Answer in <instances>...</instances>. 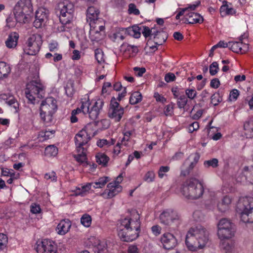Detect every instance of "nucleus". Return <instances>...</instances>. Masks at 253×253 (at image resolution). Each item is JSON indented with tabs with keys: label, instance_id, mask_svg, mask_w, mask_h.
Here are the masks:
<instances>
[{
	"label": "nucleus",
	"instance_id": "f257e3e1",
	"mask_svg": "<svg viewBox=\"0 0 253 253\" xmlns=\"http://www.w3.org/2000/svg\"><path fill=\"white\" fill-rule=\"evenodd\" d=\"M141 222L137 212L134 218L126 217L121 219L118 223V233L123 242H132L136 239L140 231Z\"/></svg>",
	"mask_w": 253,
	"mask_h": 253
},
{
	"label": "nucleus",
	"instance_id": "f03ea898",
	"mask_svg": "<svg viewBox=\"0 0 253 253\" xmlns=\"http://www.w3.org/2000/svg\"><path fill=\"white\" fill-rule=\"evenodd\" d=\"M209 232L202 225L191 227L188 231L185 244L192 251L204 248L209 241Z\"/></svg>",
	"mask_w": 253,
	"mask_h": 253
},
{
	"label": "nucleus",
	"instance_id": "7ed1b4c3",
	"mask_svg": "<svg viewBox=\"0 0 253 253\" xmlns=\"http://www.w3.org/2000/svg\"><path fill=\"white\" fill-rule=\"evenodd\" d=\"M181 192L187 199H199L202 197L204 193L203 184L195 178L188 179L182 184Z\"/></svg>",
	"mask_w": 253,
	"mask_h": 253
},
{
	"label": "nucleus",
	"instance_id": "20e7f679",
	"mask_svg": "<svg viewBox=\"0 0 253 253\" xmlns=\"http://www.w3.org/2000/svg\"><path fill=\"white\" fill-rule=\"evenodd\" d=\"M25 94L29 103L33 104L38 103L39 99L44 96L45 87L40 80H32L27 84Z\"/></svg>",
	"mask_w": 253,
	"mask_h": 253
},
{
	"label": "nucleus",
	"instance_id": "39448f33",
	"mask_svg": "<svg viewBox=\"0 0 253 253\" xmlns=\"http://www.w3.org/2000/svg\"><path fill=\"white\" fill-rule=\"evenodd\" d=\"M236 211L244 222L253 223V198H240L237 205Z\"/></svg>",
	"mask_w": 253,
	"mask_h": 253
},
{
	"label": "nucleus",
	"instance_id": "423d86ee",
	"mask_svg": "<svg viewBox=\"0 0 253 253\" xmlns=\"http://www.w3.org/2000/svg\"><path fill=\"white\" fill-rule=\"evenodd\" d=\"M33 5L31 0H20L13 8V13L17 22L26 23L28 16L33 12Z\"/></svg>",
	"mask_w": 253,
	"mask_h": 253
},
{
	"label": "nucleus",
	"instance_id": "0eeeda50",
	"mask_svg": "<svg viewBox=\"0 0 253 253\" xmlns=\"http://www.w3.org/2000/svg\"><path fill=\"white\" fill-rule=\"evenodd\" d=\"M56 102L52 97H47L42 101L40 106V116L44 122L49 123L52 121L53 115L57 109Z\"/></svg>",
	"mask_w": 253,
	"mask_h": 253
},
{
	"label": "nucleus",
	"instance_id": "6e6552de",
	"mask_svg": "<svg viewBox=\"0 0 253 253\" xmlns=\"http://www.w3.org/2000/svg\"><path fill=\"white\" fill-rule=\"evenodd\" d=\"M58 7L60 23L62 24H70L74 18V4L68 0H65L59 4Z\"/></svg>",
	"mask_w": 253,
	"mask_h": 253
},
{
	"label": "nucleus",
	"instance_id": "1a4fd4ad",
	"mask_svg": "<svg viewBox=\"0 0 253 253\" xmlns=\"http://www.w3.org/2000/svg\"><path fill=\"white\" fill-rule=\"evenodd\" d=\"M42 43V41L41 35H32L27 40V46L24 48V52L28 55H35L39 52Z\"/></svg>",
	"mask_w": 253,
	"mask_h": 253
},
{
	"label": "nucleus",
	"instance_id": "9d476101",
	"mask_svg": "<svg viewBox=\"0 0 253 253\" xmlns=\"http://www.w3.org/2000/svg\"><path fill=\"white\" fill-rule=\"evenodd\" d=\"M234 225L227 218L221 219L218 224L217 234L221 240L231 238L234 233Z\"/></svg>",
	"mask_w": 253,
	"mask_h": 253
},
{
	"label": "nucleus",
	"instance_id": "9b49d317",
	"mask_svg": "<svg viewBox=\"0 0 253 253\" xmlns=\"http://www.w3.org/2000/svg\"><path fill=\"white\" fill-rule=\"evenodd\" d=\"M124 114V108L120 105L114 97H112L108 111V116L114 119L115 122H119L122 118Z\"/></svg>",
	"mask_w": 253,
	"mask_h": 253
},
{
	"label": "nucleus",
	"instance_id": "f8f14e48",
	"mask_svg": "<svg viewBox=\"0 0 253 253\" xmlns=\"http://www.w3.org/2000/svg\"><path fill=\"white\" fill-rule=\"evenodd\" d=\"M36 250L38 253H56L57 245L51 240L44 239L39 243L37 242Z\"/></svg>",
	"mask_w": 253,
	"mask_h": 253
},
{
	"label": "nucleus",
	"instance_id": "ddd939ff",
	"mask_svg": "<svg viewBox=\"0 0 253 253\" xmlns=\"http://www.w3.org/2000/svg\"><path fill=\"white\" fill-rule=\"evenodd\" d=\"M48 10L43 7L38 8L35 13V19L33 23L34 26L38 28L44 26L48 20Z\"/></svg>",
	"mask_w": 253,
	"mask_h": 253
},
{
	"label": "nucleus",
	"instance_id": "4468645a",
	"mask_svg": "<svg viewBox=\"0 0 253 253\" xmlns=\"http://www.w3.org/2000/svg\"><path fill=\"white\" fill-rule=\"evenodd\" d=\"M90 124H88L76 134L75 137V141L78 148H84L83 146L87 144L91 139L89 134L87 132L88 127L90 126Z\"/></svg>",
	"mask_w": 253,
	"mask_h": 253
},
{
	"label": "nucleus",
	"instance_id": "2eb2a0df",
	"mask_svg": "<svg viewBox=\"0 0 253 253\" xmlns=\"http://www.w3.org/2000/svg\"><path fill=\"white\" fill-rule=\"evenodd\" d=\"M107 188L101 194V195L106 199H110L114 197L122 190V187L121 186L116 185V184L114 182H110L108 183Z\"/></svg>",
	"mask_w": 253,
	"mask_h": 253
},
{
	"label": "nucleus",
	"instance_id": "dca6fc26",
	"mask_svg": "<svg viewBox=\"0 0 253 253\" xmlns=\"http://www.w3.org/2000/svg\"><path fill=\"white\" fill-rule=\"evenodd\" d=\"M103 105L104 101L102 99H99L95 102L91 109H89V112L87 113L91 120L95 121L98 118Z\"/></svg>",
	"mask_w": 253,
	"mask_h": 253
},
{
	"label": "nucleus",
	"instance_id": "f3484780",
	"mask_svg": "<svg viewBox=\"0 0 253 253\" xmlns=\"http://www.w3.org/2000/svg\"><path fill=\"white\" fill-rule=\"evenodd\" d=\"M241 182L253 184V166L245 167L240 174Z\"/></svg>",
	"mask_w": 253,
	"mask_h": 253
},
{
	"label": "nucleus",
	"instance_id": "a211bd4d",
	"mask_svg": "<svg viewBox=\"0 0 253 253\" xmlns=\"http://www.w3.org/2000/svg\"><path fill=\"white\" fill-rule=\"evenodd\" d=\"M229 48L234 52L243 54L246 53L249 48L248 45L243 42H229Z\"/></svg>",
	"mask_w": 253,
	"mask_h": 253
},
{
	"label": "nucleus",
	"instance_id": "6ab92c4d",
	"mask_svg": "<svg viewBox=\"0 0 253 253\" xmlns=\"http://www.w3.org/2000/svg\"><path fill=\"white\" fill-rule=\"evenodd\" d=\"M153 34L152 40L155 44L162 45L167 39V33L163 31H158L155 29V31H153Z\"/></svg>",
	"mask_w": 253,
	"mask_h": 253
},
{
	"label": "nucleus",
	"instance_id": "aec40b11",
	"mask_svg": "<svg viewBox=\"0 0 253 253\" xmlns=\"http://www.w3.org/2000/svg\"><path fill=\"white\" fill-rule=\"evenodd\" d=\"M173 239L174 236L171 233H167L163 234L161 237V242L165 249L168 250L173 249L174 242L172 240Z\"/></svg>",
	"mask_w": 253,
	"mask_h": 253
},
{
	"label": "nucleus",
	"instance_id": "412c9836",
	"mask_svg": "<svg viewBox=\"0 0 253 253\" xmlns=\"http://www.w3.org/2000/svg\"><path fill=\"white\" fill-rule=\"evenodd\" d=\"M185 16L186 21L190 24L201 23L204 20L200 14L192 11L186 13Z\"/></svg>",
	"mask_w": 253,
	"mask_h": 253
},
{
	"label": "nucleus",
	"instance_id": "4be33fe9",
	"mask_svg": "<svg viewBox=\"0 0 253 253\" xmlns=\"http://www.w3.org/2000/svg\"><path fill=\"white\" fill-rule=\"evenodd\" d=\"M71 226V223L69 219L62 220L57 226L58 234L65 235L67 233Z\"/></svg>",
	"mask_w": 253,
	"mask_h": 253
},
{
	"label": "nucleus",
	"instance_id": "5701e85b",
	"mask_svg": "<svg viewBox=\"0 0 253 253\" xmlns=\"http://www.w3.org/2000/svg\"><path fill=\"white\" fill-rule=\"evenodd\" d=\"M173 219V213L171 210L165 211L160 215L161 222L165 225L172 223Z\"/></svg>",
	"mask_w": 253,
	"mask_h": 253
},
{
	"label": "nucleus",
	"instance_id": "b1692460",
	"mask_svg": "<svg viewBox=\"0 0 253 253\" xmlns=\"http://www.w3.org/2000/svg\"><path fill=\"white\" fill-rule=\"evenodd\" d=\"M231 202V198L228 196H224L217 205L218 210L222 212H225L229 209Z\"/></svg>",
	"mask_w": 253,
	"mask_h": 253
},
{
	"label": "nucleus",
	"instance_id": "393cba45",
	"mask_svg": "<svg viewBox=\"0 0 253 253\" xmlns=\"http://www.w3.org/2000/svg\"><path fill=\"white\" fill-rule=\"evenodd\" d=\"M18 38L19 35L17 33L13 32L10 33L5 41L6 46L9 48L15 47L17 44Z\"/></svg>",
	"mask_w": 253,
	"mask_h": 253
},
{
	"label": "nucleus",
	"instance_id": "a878e982",
	"mask_svg": "<svg viewBox=\"0 0 253 253\" xmlns=\"http://www.w3.org/2000/svg\"><path fill=\"white\" fill-rule=\"evenodd\" d=\"M87 17L90 20V21H95L97 20L100 13L99 9L93 6H88L87 11Z\"/></svg>",
	"mask_w": 253,
	"mask_h": 253
},
{
	"label": "nucleus",
	"instance_id": "bb28decb",
	"mask_svg": "<svg viewBox=\"0 0 253 253\" xmlns=\"http://www.w3.org/2000/svg\"><path fill=\"white\" fill-rule=\"evenodd\" d=\"M125 31L128 35L132 36L135 38H139L141 35V26L139 27L137 25H134L131 27L126 29Z\"/></svg>",
	"mask_w": 253,
	"mask_h": 253
},
{
	"label": "nucleus",
	"instance_id": "cd10ccee",
	"mask_svg": "<svg viewBox=\"0 0 253 253\" xmlns=\"http://www.w3.org/2000/svg\"><path fill=\"white\" fill-rule=\"evenodd\" d=\"M244 129L246 131L245 135L247 137L252 138L253 137V117L250 118L246 123L244 126Z\"/></svg>",
	"mask_w": 253,
	"mask_h": 253
},
{
	"label": "nucleus",
	"instance_id": "c85d7f7f",
	"mask_svg": "<svg viewBox=\"0 0 253 253\" xmlns=\"http://www.w3.org/2000/svg\"><path fill=\"white\" fill-rule=\"evenodd\" d=\"M81 149L82 150L81 153L74 155V157L78 162L83 164L86 166L88 165V163L86 161L87 158L85 150L84 148H78V151L80 152Z\"/></svg>",
	"mask_w": 253,
	"mask_h": 253
},
{
	"label": "nucleus",
	"instance_id": "c756f323",
	"mask_svg": "<svg viewBox=\"0 0 253 253\" xmlns=\"http://www.w3.org/2000/svg\"><path fill=\"white\" fill-rule=\"evenodd\" d=\"M92 185V183H87L86 184L82 186L81 188L77 187L74 191V194L76 196L84 197L85 195L86 192L91 189Z\"/></svg>",
	"mask_w": 253,
	"mask_h": 253
},
{
	"label": "nucleus",
	"instance_id": "7c9ffc66",
	"mask_svg": "<svg viewBox=\"0 0 253 253\" xmlns=\"http://www.w3.org/2000/svg\"><path fill=\"white\" fill-rule=\"evenodd\" d=\"M0 98L5 101V103L8 105L13 107L15 109H17L19 107V103L13 97H7L6 95H1Z\"/></svg>",
	"mask_w": 253,
	"mask_h": 253
},
{
	"label": "nucleus",
	"instance_id": "2f4dec72",
	"mask_svg": "<svg viewBox=\"0 0 253 253\" xmlns=\"http://www.w3.org/2000/svg\"><path fill=\"white\" fill-rule=\"evenodd\" d=\"M10 71L9 65L3 61L0 62V76L2 79L6 78Z\"/></svg>",
	"mask_w": 253,
	"mask_h": 253
},
{
	"label": "nucleus",
	"instance_id": "473e14b6",
	"mask_svg": "<svg viewBox=\"0 0 253 253\" xmlns=\"http://www.w3.org/2000/svg\"><path fill=\"white\" fill-rule=\"evenodd\" d=\"M195 167V165H192L190 163L189 159H187L183 166L181 170V174L184 176L189 175L193 168Z\"/></svg>",
	"mask_w": 253,
	"mask_h": 253
},
{
	"label": "nucleus",
	"instance_id": "72a5a7b5",
	"mask_svg": "<svg viewBox=\"0 0 253 253\" xmlns=\"http://www.w3.org/2000/svg\"><path fill=\"white\" fill-rule=\"evenodd\" d=\"M95 157L96 162L104 167L107 166V163L110 160L109 157L104 153H98Z\"/></svg>",
	"mask_w": 253,
	"mask_h": 253
},
{
	"label": "nucleus",
	"instance_id": "f704fd0d",
	"mask_svg": "<svg viewBox=\"0 0 253 253\" xmlns=\"http://www.w3.org/2000/svg\"><path fill=\"white\" fill-rule=\"evenodd\" d=\"M58 152L57 147L54 145H49L45 148L44 154L47 157H55L57 155Z\"/></svg>",
	"mask_w": 253,
	"mask_h": 253
},
{
	"label": "nucleus",
	"instance_id": "c9c22d12",
	"mask_svg": "<svg viewBox=\"0 0 253 253\" xmlns=\"http://www.w3.org/2000/svg\"><path fill=\"white\" fill-rule=\"evenodd\" d=\"M142 96L141 93L139 91H134L132 92L129 97V103L132 105H135L140 102L142 100Z\"/></svg>",
	"mask_w": 253,
	"mask_h": 253
},
{
	"label": "nucleus",
	"instance_id": "e433bc0d",
	"mask_svg": "<svg viewBox=\"0 0 253 253\" xmlns=\"http://www.w3.org/2000/svg\"><path fill=\"white\" fill-rule=\"evenodd\" d=\"M109 177L104 176L99 178L96 181L92 182L94 188H101L109 181Z\"/></svg>",
	"mask_w": 253,
	"mask_h": 253
},
{
	"label": "nucleus",
	"instance_id": "4c0bfd02",
	"mask_svg": "<svg viewBox=\"0 0 253 253\" xmlns=\"http://www.w3.org/2000/svg\"><path fill=\"white\" fill-rule=\"evenodd\" d=\"M154 28L150 29L149 27L141 25V32L143 36L146 39L147 38H152L153 36V31H155Z\"/></svg>",
	"mask_w": 253,
	"mask_h": 253
},
{
	"label": "nucleus",
	"instance_id": "58836bf2",
	"mask_svg": "<svg viewBox=\"0 0 253 253\" xmlns=\"http://www.w3.org/2000/svg\"><path fill=\"white\" fill-rule=\"evenodd\" d=\"M222 94L219 91L214 93L211 97V103L214 105H217L220 102L222 101Z\"/></svg>",
	"mask_w": 253,
	"mask_h": 253
},
{
	"label": "nucleus",
	"instance_id": "ea45409f",
	"mask_svg": "<svg viewBox=\"0 0 253 253\" xmlns=\"http://www.w3.org/2000/svg\"><path fill=\"white\" fill-rule=\"evenodd\" d=\"M221 249L225 253H230L232 252L233 246L231 241H223L220 244Z\"/></svg>",
	"mask_w": 253,
	"mask_h": 253
},
{
	"label": "nucleus",
	"instance_id": "a19ab883",
	"mask_svg": "<svg viewBox=\"0 0 253 253\" xmlns=\"http://www.w3.org/2000/svg\"><path fill=\"white\" fill-rule=\"evenodd\" d=\"M81 223L85 227L90 226L91 223V217L87 214H84L81 218Z\"/></svg>",
	"mask_w": 253,
	"mask_h": 253
},
{
	"label": "nucleus",
	"instance_id": "79ce46f5",
	"mask_svg": "<svg viewBox=\"0 0 253 253\" xmlns=\"http://www.w3.org/2000/svg\"><path fill=\"white\" fill-rule=\"evenodd\" d=\"M218 161L216 158H213L210 160L205 161L204 162V165L206 168L211 167L213 168L218 166Z\"/></svg>",
	"mask_w": 253,
	"mask_h": 253
},
{
	"label": "nucleus",
	"instance_id": "37998d69",
	"mask_svg": "<svg viewBox=\"0 0 253 253\" xmlns=\"http://www.w3.org/2000/svg\"><path fill=\"white\" fill-rule=\"evenodd\" d=\"M7 242L8 238L6 235L0 233V251L6 248Z\"/></svg>",
	"mask_w": 253,
	"mask_h": 253
},
{
	"label": "nucleus",
	"instance_id": "c03bdc74",
	"mask_svg": "<svg viewBox=\"0 0 253 253\" xmlns=\"http://www.w3.org/2000/svg\"><path fill=\"white\" fill-rule=\"evenodd\" d=\"M239 95V91L237 89H233L230 92L228 100L230 101H236Z\"/></svg>",
	"mask_w": 253,
	"mask_h": 253
},
{
	"label": "nucleus",
	"instance_id": "a18cd8bd",
	"mask_svg": "<svg viewBox=\"0 0 253 253\" xmlns=\"http://www.w3.org/2000/svg\"><path fill=\"white\" fill-rule=\"evenodd\" d=\"M219 70L218 64L217 62H213L210 66V73L211 76L215 75Z\"/></svg>",
	"mask_w": 253,
	"mask_h": 253
},
{
	"label": "nucleus",
	"instance_id": "49530a36",
	"mask_svg": "<svg viewBox=\"0 0 253 253\" xmlns=\"http://www.w3.org/2000/svg\"><path fill=\"white\" fill-rule=\"evenodd\" d=\"M187 103V98L185 96H181L177 99V104L179 108H184Z\"/></svg>",
	"mask_w": 253,
	"mask_h": 253
},
{
	"label": "nucleus",
	"instance_id": "de8ad7c7",
	"mask_svg": "<svg viewBox=\"0 0 253 253\" xmlns=\"http://www.w3.org/2000/svg\"><path fill=\"white\" fill-rule=\"evenodd\" d=\"M128 12L130 14H133L135 15H138L140 14L139 9L136 8V6L134 3H130L128 5Z\"/></svg>",
	"mask_w": 253,
	"mask_h": 253
},
{
	"label": "nucleus",
	"instance_id": "09e8293b",
	"mask_svg": "<svg viewBox=\"0 0 253 253\" xmlns=\"http://www.w3.org/2000/svg\"><path fill=\"white\" fill-rule=\"evenodd\" d=\"M89 105L90 103L88 101L82 102L81 106L79 108L81 112L85 114L89 112Z\"/></svg>",
	"mask_w": 253,
	"mask_h": 253
},
{
	"label": "nucleus",
	"instance_id": "8fccbe9b",
	"mask_svg": "<svg viewBox=\"0 0 253 253\" xmlns=\"http://www.w3.org/2000/svg\"><path fill=\"white\" fill-rule=\"evenodd\" d=\"M186 94L188 98L190 99H193L197 95V91L194 89L188 88L185 90Z\"/></svg>",
	"mask_w": 253,
	"mask_h": 253
},
{
	"label": "nucleus",
	"instance_id": "3c124183",
	"mask_svg": "<svg viewBox=\"0 0 253 253\" xmlns=\"http://www.w3.org/2000/svg\"><path fill=\"white\" fill-rule=\"evenodd\" d=\"M155 178V173L152 171H148L144 175V180L148 182H152Z\"/></svg>",
	"mask_w": 253,
	"mask_h": 253
},
{
	"label": "nucleus",
	"instance_id": "603ef678",
	"mask_svg": "<svg viewBox=\"0 0 253 253\" xmlns=\"http://www.w3.org/2000/svg\"><path fill=\"white\" fill-rule=\"evenodd\" d=\"M30 211L32 213L37 214L39 213L41 211V209L40 206L36 203H33L31 205Z\"/></svg>",
	"mask_w": 253,
	"mask_h": 253
},
{
	"label": "nucleus",
	"instance_id": "864d4df0",
	"mask_svg": "<svg viewBox=\"0 0 253 253\" xmlns=\"http://www.w3.org/2000/svg\"><path fill=\"white\" fill-rule=\"evenodd\" d=\"M193 217L195 220L201 221L204 218V215L200 211H196L193 213Z\"/></svg>",
	"mask_w": 253,
	"mask_h": 253
},
{
	"label": "nucleus",
	"instance_id": "5fc2aeb1",
	"mask_svg": "<svg viewBox=\"0 0 253 253\" xmlns=\"http://www.w3.org/2000/svg\"><path fill=\"white\" fill-rule=\"evenodd\" d=\"M55 132L54 130L52 131H42L40 132L39 136L44 137L43 140H46L47 139H49L51 136V134H53Z\"/></svg>",
	"mask_w": 253,
	"mask_h": 253
},
{
	"label": "nucleus",
	"instance_id": "6e6d98bb",
	"mask_svg": "<svg viewBox=\"0 0 253 253\" xmlns=\"http://www.w3.org/2000/svg\"><path fill=\"white\" fill-rule=\"evenodd\" d=\"M200 157V156L199 154L198 153H195L191 154L188 159H189L190 158H192L193 160V161L190 162V163H191L192 165L196 166L199 160Z\"/></svg>",
	"mask_w": 253,
	"mask_h": 253
},
{
	"label": "nucleus",
	"instance_id": "4d7b16f0",
	"mask_svg": "<svg viewBox=\"0 0 253 253\" xmlns=\"http://www.w3.org/2000/svg\"><path fill=\"white\" fill-rule=\"evenodd\" d=\"M111 38L113 42H118L119 40H123L125 38L120 32H116L113 34Z\"/></svg>",
	"mask_w": 253,
	"mask_h": 253
},
{
	"label": "nucleus",
	"instance_id": "13d9d810",
	"mask_svg": "<svg viewBox=\"0 0 253 253\" xmlns=\"http://www.w3.org/2000/svg\"><path fill=\"white\" fill-rule=\"evenodd\" d=\"M44 178L47 180H50L51 181H55L57 180L56 173L54 171L45 173L44 175Z\"/></svg>",
	"mask_w": 253,
	"mask_h": 253
},
{
	"label": "nucleus",
	"instance_id": "bf43d9fd",
	"mask_svg": "<svg viewBox=\"0 0 253 253\" xmlns=\"http://www.w3.org/2000/svg\"><path fill=\"white\" fill-rule=\"evenodd\" d=\"M133 71L135 72V74L136 76L138 77L142 76L143 74L145 73L146 69L144 67H135L133 68Z\"/></svg>",
	"mask_w": 253,
	"mask_h": 253
},
{
	"label": "nucleus",
	"instance_id": "052dcab7",
	"mask_svg": "<svg viewBox=\"0 0 253 253\" xmlns=\"http://www.w3.org/2000/svg\"><path fill=\"white\" fill-rule=\"evenodd\" d=\"M169 170V167L168 166H161L158 171V175L160 178H163L164 176V173L168 172Z\"/></svg>",
	"mask_w": 253,
	"mask_h": 253
},
{
	"label": "nucleus",
	"instance_id": "680f3d73",
	"mask_svg": "<svg viewBox=\"0 0 253 253\" xmlns=\"http://www.w3.org/2000/svg\"><path fill=\"white\" fill-rule=\"evenodd\" d=\"M199 127V124L197 122H195L192 124H191L188 127V131L190 133H192L193 131L197 130Z\"/></svg>",
	"mask_w": 253,
	"mask_h": 253
},
{
	"label": "nucleus",
	"instance_id": "e2e57ef3",
	"mask_svg": "<svg viewBox=\"0 0 253 253\" xmlns=\"http://www.w3.org/2000/svg\"><path fill=\"white\" fill-rule=\"evenodd\" d=\"M173 107L174 105L172 103L166 106L164 111L165 114L166 116H171L172 114H173Z\"/></svg>",
	"mask_w": 253,
	"mask_h": 253
},
{
	"label": "nucleus",
	"instance_id": "0e129e2a",
	"mask_svg": "<svg viewBox=\"0 0 253 253\" xmlns=\"http://www.w3.org/2000/svg\"><path fill=\"white\" fill-rule=\"evenodd\" d=\"M106 249V245L104 242H100L96 247V251L98 253H104V251Z\"/></svg>",
	"mask_w": 253,
	"mask_h": 253
},
{
	"label": "nucleus",
	"instance_id": "69168bd1",
	"mask_svg": "<svg viewBox=\"0 0 253 253\" xmlns=\"http://www.w3.org/2000/svg\"><path fill=\"white\" fill-rule=\"evenodd\" d=\"M161 227L158 225H154L151 227L152 232L156 236H157L161 234Z\"/></svg>",
	"mask_w": 253,
	"mask_h": 253
},
{
	"label": "nucleus",
	"instance_id": "338daca9",
	"mask_svg": "<svg viewBox=\"0 0 253 253\" xmlns=\"http://www.w3.org/2000/svg\"><path fill=\"white\" fill-rule=\"evenodd\" d=\"M123 253H139V249L136 245H130L128 247L127 252Z\"/></svg>",
	"mask_w": 253,
	"mask_h": 253
},
{
	"label": "nucleus",
	"instance_id": "774afa93",
	"mask_svg": "<svg viewBox=\"0 0 253 253\" xmlns=\"http://www.w3.org/2000/svg\"><path fill=\"white\" fill-rule=\"evenodd\" d=\"M95 57L98 62L101 63L103 60V53L99 49L95 51Z\"/></svg>",
	"mask_w": 253,
	"mask_h": 253
}]
</instances>
